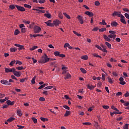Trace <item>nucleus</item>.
Listing matches in <instances>:
<instances>
[{"instance_id": "6e6d98bb", "label": "nucleus", "mask_w": 129, "mask_h": 129, "mask_svg": "<svg viewBox=\"0 0 129 129\" xmlns=\"http://www.w3.org/2000/svg\"><path fill=\"white\" fill-rule=\"evenodd\" d=\"M58 17L59 19H63V14H62L61 13H59L58 14Z\"/></svg>"}, {"instance_id": "1a4fd4ad", "label": "nucleus", "mask_w": 129, "mask_h": 129, "mask_svg": "<svg viewBox=\"0 0 129 129\" xmlns=\"http://www.w3.org/2000/svg\"><path fill=\"white\" fill-rule=\"evenodd\" d=\"M45 24H46L48 27H54V25L53 23H52V21L51 20H48L46 22H45Z\"/></svg>"}, {"instance_id": "f257e3e1", "label": "nucleus", "mask_w": 129, "mask_h": 129, "mask_svg": "<svg viewBox=\"0 0 129 129\" xmlns=\"http://www.w3.org/2000/svg\"><path fill=\"white\" fill-rule=\"evenodd\" d=\"M50 60V58L48 57L47 55H45L44 57H42L39 61V63H41V64H45V63H47V62H49Z\"/></svg>"}, {"instance_id": "603ef678", "label": "nucleus", "mask_w": 129, "mask_h": 129, "mask_svg": "<svg viewBox=\"0 0 129 129\" xmlns=\"http://www.w3.org/2000/svg\"><path fill=\"white\" fill-rule=\"evenodd\" d=\"M94 126L96 128L98 127V122H97L96 121H94Z\"/></svg>"}, {"instance_id": "79ce46f5", "label": "nucleus", "mask_w": 129, "mask_h": 129, "mask_svg": "<svg viewBox=\"0 0 129 129\" xmlns=\"http://www.w3.org/2000/svg\"><path fill=\"white\" fill-rule=\"evenodd\" d=\"M105 31H106V28H102L99 30V32H100V33H101V32H104Z\"/></svg>"}, {"instance_id": "5fc2aeb1", "label": "nucleus", "mask_w": 129, "mask_h": 129, "mask_svg": "<svg viewBox=\"0 0 129 129\" xmlns=\"http://www.w3.org/2000/svg\"><path fill=\"white\" fill-rule=\"evenodd\" d=\"M100 5V3H99V1H95V5L97 7H98Z\"/></svg>"}, {"instance_id": "de8ad7c7", "label": "nucleus", "mask_w": 129, "mask_h": 129, "mask_svg": "<svg viewBox=\"0 0 129 129\" xmlns=\"http://www.w3.org/2000/svg\"><path fill=\"white\" fill-rule=\"evenodd\" d=\"M15 63H16V60H12L11 61V62L10 63L9 65L10 66H13L14 65V64H15Z\"/></svg>"}, {"instance_id": "423d86ee", "label": "nucleus", "mask_w": 129, "mask_h": 129, "mask_svg": "<svg viewBox=\"0 0 129 129\" xmlns=\"http://www.w3.org/2000/svg\"><path fill=\"white\" fill-rule=\"evenodd\" d=\"M113 114H121L122 113V112L119 111L117 108L115 107H113Z\"/></svg>"}, {"instance_id": "69168bd1", "label": "nucleus", "mask_w": 129, "mask_h": 129, "mask_svg": "<svg viewBox=\"0 0 129 129\" xmlns=\"http://www.w3.org/2000/svg\"><path fill=\"white\" fill-rule=\"evenodd\" d=\"M42 93L43 94H44V95H48V91L44 90Z\"/></svg>"}, {"instance_id": "ea45409f", "label": "nucleus", "mask_w": 129, "mask_h": 129, "mask_svg": "<svg viewBox=\"0 0 129 129\" xmlns=\"http://www.w3.org/2000/svg\"><path fill=\"white\" fill-rule=\"evenodd\" d=\"M10 50L11 52H17V48H10Z\"/></svg>"}, {"instance_id": "e433bc0d", "label": "nucleus", "mask_w": 129, "mask_h": 129, "mask_svg": "<svg viewBox=\"0 0 129 129\" xmlns=\"http://www.w3.org/2000/svg\"><path fill=\"white\" fill-rule=\"evenodd\" d=\"M5 70L6 73H9V72H11V69L5 68Z\"/></svg>"}, {"instance_id": "bb28decb", "label": "nucleus", "mask_w": 129, "mask_h": 129, "mask_svg": "<svg viewBox=\"0 0 129 129\" xmlns=\"http://www.w3.org/2000/svg\"><path fill=\"white\" fill-rule=\"evenodd\" d=\"M105 45L109 48V49H111V44H110L109 42H105Z\"/></svg>"}, {"instance_id": "72a5a7b5", "label": "nucleus", "mask_w": 129, "mask_h": 129, "mask_svg": "<svg viewBox=\"0 0 129 129\" xmlns=\"http://www.w3.org/2000/svg\"><path fill=\"white\" fill-rule=\"evenodd\" d=\"M31 119L33 120L34 123H37L38 122V120L35 117H32Z\"/></svg>"}, {"instance_id": "c756f323", "label": "nucleus", "mask_w": 129, "mask_h": 129, "mask_svg": "<svg viewBox=\"0 0 129 129\" xmlns=\"http://www.w3.org/2000/svg\"><path fill=\"white\" fill-rule=\"evenodd\" d=\"M36 76H34L32 78V79L31 80V83H32V84H35V83H36V82L35 81V80H36Z\"/></svg>"}, {"instance_id": "8fccbe9b", "label": "nucleus", "mask_w": 129, "mask_h": 129, "mask_svg": "<svg viewBox=\"0 0 129 129\" xmlns=\"http://www.w3.org/2000/svg\"><path fill=\"white\" fill-rule=\"evenodd\" d=\"M69 46H70V44L69 43H66L63 46L64 48H68Z\"/></svg>"}, {"instance_id": "aec40b11", "label": "nucleus", "mask_w": 129, "mask_h": 129, "mask_svg": "<svg viewBox=\"0 0 129 129\" xmlns=\"http://www.w3.org/2000/svg\"><path fill=\"white\" fill-rule=\"evenodd\" d=\"M17 115H19V116H22V115H23V114L22 113V111H21V109H18L17 110Z\"/></svg>"}, {"instance_id": "09e8293b", "label": "nucleus", "mask_w": 129, "mask_h": 129, "mask_svg": "<svg viewBox=\"0 0 129 129\" xmlns=\"http://www.w3.org/2000/svg\"><path fill=\"white\" fill-rule=\"evenodd\" d=\"M102 107L104 109H108V108H109V106L108 105H103Z\"/></svg>"}, {"instance_id": "774afa93", "label": "nucleus", "mask_w": 129, "mask_h": 129, "mask_svg": "<svg viewBox=\"0 0 129 129\" xmlns=\"http://www.w3.org/2000/svg\"><path fill=\"white\" fill-rule=\"evenodd\" d=\"M124 16L126 19L129 20V15L127 13H125Z\"/></svg>"}, {"instance_id": "e2e57ef3", "label": "nucleus", "mask_w": 129, "mask_h": 129, "mask_svg": "<svg viewBox=\"0 0 129 129\" xmlns=\"http://www.w3.org/2000/svg\"><path fill=\"white\" fill-rule=\"evenodd\" d=\"M45 2H46L45 0H39V1H38V3L39 4H44V3H45Z\"/></svg>"}, {"instance_id": "0eeeda50", "label": "nucleus", "mask_w": 129, "mask_h": 129, "mask_svg": "<svg viewBox=\"0 0 129 129\" xmlns=\"http://www.w3.org/2000/svg\"><path fill=\"white\" fill-rule=\"evenodd\" d=\"M1 83H2V84H4V85H11V83L9 82V81L6 80H2L1 81Z\"/></svg>"}, {"instance_id": "0e129e2a", "label": "nucleus", "mask_w": 129, "mask_h": 129, "mask_svg": "<svg viewBox=\"0 0 129 129\" xmlns=\"http://www.w3.org/2000/svg\"><path fill=\"white\" fill-rule=\"evenodd\" d=\"M92 31H98V27H94V28L92 29Z\"/></svg>"}, {"instance_id": "4468645a", "label": "nucleus", "mask_w": 129, "mask_h": 129, "mask_svg": "<svg viewBox=\"0 0 129 129\" xmlns=\"http://www.w3.org/2000/svg\"><path fill=\"white\" fill-rule=\"evenodd\" d=\"M103 38H104V40H105V41H107V42H110V41H111L110 38H109V37L105 34H104L103 35Z\"/></svg>"}, {"instance_id": "39448f33", "label": "nucleus", "mask_w": 129, "mask_h": 129, "mask_svg": "<svg viewBox=\"0 0 129 129\" xmlns=\"http://www.w3.org/2000/svg\"><path fill=\"white\" fill-rule=\"evenodd\" d=\"M15 7L17 8L18 11H20V12H25L26 11L25 8L23 7L19 6V5H16Z\"/></svg>"}, {"instance_id": "49530a36", "label": "nucleus", "mask_w": 129, "mask_h": 129, "mask_svg": "<svg viewBox=\"0 0 129 129\" xmlns=\"http://www.w3.org/2000/svg\"><path fill=\"white\" fill-rule=\"evenodd\" d=\"M108 80L109 83H110L111 84L113 83L112 80L111 79V78H110V77H108Z\"/></svg>"}, {"instance_id": "a19ab883", "label": "nucleus", "mask_w": 129, "mask_h": 129, "mask_svg": "<svg viewBox=\"0 0 129 129\" xmlns=\"http://www.w3.org/2000/svg\"><path fill=\"white\" fill-rule=\"evenodd\" d=\"M24 7L25 8H27V9H31V8H32V6H31V5H29L28 4H24Z\"/></svg>"}, {"instance_id": "4c0bfd02", "label": "nucleus", "mask_w": 129, "mask_h": 129, "mask_svg": "<svg viewBox=\"0 0 129 129\" xmlns=\"http://www.w3.org/2000/svg\"><path fill=\"white\" fill-rule=\"evenodd\" d=\"M93 56L94 57H97V58H102V57H101V56L97 54V53H94V54H93Z\"/></svg>"}, {"instance_id": "bf43d9fd", "label": "nucleus", "mask_w": 129, "mask_h": 129, "mask_svg": "<svg viewBox=\"0 0 129 129\" xmlns=\"http://www.w3.org/2000/svg\"><path fill=\"white\" fill-rule=\"evenodd\" d=\"M62 70H67L68 69V67H65L63 65H62V67L61 68Z\"/></svg>"}, {"instance_id": "f704fd0d", "label": "nucleus", "mask_w": 129, "mask_h": 129, "mask_svg": "<svg viewBox=\"0 0 129 129\" xmlns=\"http://www.w3.org/2000/svg\"><path fill=\"white\" fill-rule=\"evenodd\" d=\"M16 69H17V70H24V69H26V67L23 68V67H16Z\"/></svg>"}, {"instance_id": "9d476101", "label": "nucleus", "mask_w": 129, "mask_h": 129, "mask_svg": "<svg viewBox=\"0 0 129 129\" xmlns=\"http://www.w3.org/2000/svg\"><path fill=\"white\" fill-rule=\"evenodd\" d=\"M14 46H15V47H18L19 50H25V46H24V45H22L20 44H18L17 43H15L14 44Z\"/></svg>"}, {"instance_id": "f03ea898", "label": "nucleus", "mask_w": 129, "mask_h": 129, "mask_svg": "<svg viewBox=\"0 0 129 129\" xmlns=\"http://www.w3.org/2000/svg\"><path fill=\"white\" fill-rule=\"evenodd\" d=\"M19 28L21 29V32L23 33L27 32V28H25V25L24 24H21L19 25Z\"/></svg>"}, {"instance_id": "b1692460", "label": "nucleus", "mask_w": 129, "mask_h": 129, "mask_svg": "<svg viewBox=\"0 0 129 129\" xmlns=\"http://www.w3.org/2000/svg\"><path fill=\"white\" fill-rule=\"evenodd\" d=\"M69 78H71V76L70 75V74H67L64 77V79L66 80L67 79H69Z\"/></svg>"}, {"instance_id": "393cba45", "label": "nucleus", "mask_w": 129, "mask_h": 129, "mask_svg": "<svg viewBox=\"0 0 129 129\" xmlns=\"http://www.w3.org/2000/svg\"><path fill=\"white\" fill-rule=\"evenodd\" d=\"M81 59H82L83 60H87L88 59V56L86 55L82 56Z\"/></svg>"}, {"instance_id": "37998d69", "label": "nucleus", "mask_w": 129, "mask_h": 129, "mask_svg": "<svg viewBox=\"0 0 129 129\" xmlns=\"http://www.w3.org/2000/svg\"><path fill=\"white\" fill-rule=\"evenodd\" d=\"M100 25H103V26H105L106 25V23L105 22V20H103L102 22H100Z\"/></svg>"}, {"instance_id": "6e6552de", "label": "nucleus", "mask_w": 129, "mask_h": 129, "mask_svg": "<svg viewBox=\"0 0 129 129\" xmlns=\"http://www.w3.org/2000/svg\"><path fill=\"white\" fill-rule=\"evenodd\" d=\"M52 24L55 26V27H58V26L61 24V21H60L59 20H56L53 21Z\"/></svg>"}, {"instance_id": "5701e85b", "label": "nucleus", "mask_w": 129, "mask_h": 129, "mask_svg": "<svg viewBox=\"0 0 129 129\" xmlns=\"http://www.w3.org/2000/svg\"><path fill=\"white\" fill-rule=\"evenodd\" d=\"M70 114H71V111L67 110L64 114V116H68Z\"/></svg>"}, {"instance_id": "6ab92c4d", "label": "nucleus", "mask_w": 129, "mask_h": 129, "mask_svg": "<svg viewBox=\"0 0 129 129\" xmlns=\"http://www.w3.org/2000/svg\"><path fill=\"white\" fill-rule=\"evenodd\" d=\"M38 48H39V46L37 45H34L32 47L30 48L29 50L30 51H34V50H36V49H38Z\"/></svg>"}, {"instance_id": "412c9836", "label": "nucleus", "mask_w": 129, "mask_h": 129, "mask_svg": "<svg viewBox=\"0 0 129 129\" xmlns=\"http://www.w3.org/2000/svg\"><path fill=\"white\" fill-rule=\"evenodd\" d=\"M16 118L13 117H11L7 119V122H12V121H14Z\"/></svg>"}, {"instance_id": "13d9d810", "label": "nucleus", "mask_w": 129, "mask_h": 129, "mask_svg": "<svg viewBox=\"0 0 129 129\" xmlns=\"http://www.w3.org/2000/svg\"><path fill=\"white\" fill-rule=\"evenodd\" d=\"M95 47H96V48H97L99 50H100V51H101V49H102V48H101V47L100 46L98 45H95Z\"/></svg>"}, {"instance_id": "052dcab7", "label": "nucleus", "mask_w": 129, "mask_h": 129, "mask_svg": "<svg viewBox=\"0 0 129 129\" xmlns=\"http://www.w3.org/2000/svg\"><path fill=\"white\" fill-rule=\"evenodd\" d=\"M23 23H24V24H26V25H29V24H30L31 22L29 21H27L26 20H24Z\"/></svg>"}, {"instance_id": "680f3d73", "label": "nucleus", "mask_w": 129, "mask_h": 129, "mask_svg": "<svg viewBox=\"0 0 129 129\" xmlns=\"http://www.w3.org/2000/svg\"><path fill=\"white\" fill-rule=\"evenodd\" d=\"M123 129H128V124H125L123 126Z\"/></svg>"}, {"instance_id": "a878e982", "label": "nucleus", "mask_w": 129, "mask_h": 129, "mask_svg": "<svg viewBox=\"0 0 129 129\" xmlns=\"http://www.w3.org/2000/svg\"><path fill=\"white\" fill-rule=\"evenodd\" d=\"M63 15H64V16L67 18V19H69V20H70V19H71V17H70V16H69V15L67 14V13H63Z\"/></svg>"}, {"instance_id": "f8f14e48", "label": "nucleus", "mask_w": 129, "mask_h": 129, "mask_svg": "<svg viewBox=\"0 0 129 129\" xmlns=\"http://www.w3.org/2000/svg\"><path fill=\"white\" fill-rule=\"evenodd\" d=\"M85 14L87 15V16H89V17H93V16H94L93 13L89 11H86Z\"/></svg>"}, {"instance_id": "a211bd4d", "label": "nucleus", "mask_w": 129, "mask_h": 129, "mask_svg": "<svg viewBox=\"0 0 129 129\" xmlns=\"http://www.w3.org/2000/svg\"><path fill=\"white\" fill-rule=\"evenodd\" d=\"M102 48L101 51H102V52H104V53H107V50L105 48V46L102 45H101Z\"/></svg>"}, {"instance_id": "2eb2a0df", "label": "nucleus", "mask_w": 129, "mask_h": 129, "mask_svg": "<svg viewBox=\"0 0 129 129\" xmlns=\"http://www.w3.org/2000/svg\"><path fill=\"white\" fill-rule=\"evenodd\" d=\"M125 17L123 16V15L120 17V22H121L123 24H126V22H125Z\"/></svg>"}, {"instance_id": "4d7b16f0", "label": "nucleus", "mask_w": 129, "mask_h": 129, "mask_svg": "<svg viewBox=\"0 0 129 129\" xmlns=\"http://www.w3.org/2000/svg\"><path fill=\"white\" fill-rule=\"evenodd\" d=\"M15 72H16V69L15 68L10 69V72H13V74Z\"/></svg>"}, {"instance_id": "c85d7f7f", "label": "nucleus", "mask_w": 129, "mask_h": 129, "mask_svg": "<svg viewBox=\"0 0 129 129\" xmlns=\"http://www.w3.org/2000/svg\"><path fill=\"white\" fill-rule=\"evenodd\" d=\"M20 34V31H19V29H16L14 31V35L15 36H18V34Z\"/></svg>"}, {"instance_id": "473e14b6", "label": "nucleus", "mask_w": 129, "mask_h": 129, "mask_svg": "<svg viewBox=\"0 0 129 129\" xmlns=\"http://www.w3.org/2000/svg\"><path fill=\"white\" fill-rule=\"evenodd\" d=\"M54 55L56 56V57H59L60 55V52L59 51H55L54 52Z\"/></svg>"}, {"instance_id": "58836bf2", "label": "nucleus", "mask_w": 129, "mask_h": 129, "mask_svg": "<svg viewBox=\"0 0 129 129\" xmlns=\"http://www.w3.org/2000/svg\"><path fill=\"white\" fill-rule=\"evenodd\" d=\"M40 119L42 120V121H48V120H49L48 118H44L42 117H40Z\"/></svg>"}, {"instance_id": "9b49d317", "label": "nucleus", "mask_w": 129, "mask_h": 129, "mask_svg": "<svg viewBox=\"0 0 129 129\" xmlns=\"http://www.w3.org/2000/svg\"><path fill=\"white\" fill-rule=\"evenodd\" d=\"M114 16H116L117 17H118V18H121L123 15H122L121 14V13H120V12H117L116 11H115L113 13V17H114Z\"/></svg>"}, {"instance_id": "c9c22d12", "label": "nucleus", "mask_w": 129, "mask_h": 129, "mask_svg": "<svg viewBox=\"0 0 129 129\" xmlns=\"http://www.w3.org/2000/svg\"><path fill=\"white\" fill-rule=\"evenodd\" d=\"M53 87L52 86H48L45 87V88H44V89H45V90H48V89H52V88H53Z\"/></svg>"}, {"instance_id": "f3484780", "label": "nucleus", "mask_w": 129, "mask_h": 129, "mask_svg": "<svg viewBox=\"0 0 129 129\" xmlns=\"http://www.w3.org/2000/svg\"><path fill=\"white\" fill-rule=\"evenodd\" d=\"M87 87L88 89H90V90H92V89H94L95 87L92 85L88 84L87 85Z\"/></svg>"}, {"instance_id": "7c9ffc66", "label": "nucleus", "mask_w": 129, "mask_h": 129, "mask_svg": "<svg viewBox=\"0 0 129 129\" xmlns=\"http://www.w3.org/2000/svg\"><path fill=\"white\" fill-rule=\"evenodd\" d=\"M9 9L10 10H15V9H16V7L14 5H10L9 6Z\"/></svg>"}, {"instance_id": "4be33fe9", "label": "nucleus", "mask_w": 129, "mask_h": 129, "mask_svg": "<svg viewBox=\"0 0 129 129\" xmlns=\"http://www.w3.org/2000/svg\"><path fill=\"white\" fill-rule=\"evenodd\" d=\"M44 17H46V18H47L48 19H51V18H52V16L50 13L44 14Z\"/></svg>"}, {"instance_id": "864d4df0", "label": "nucleus", "mask_w": 129, "mask_h": 129, "mask_svg": "<svg viewBox=\"0 0 129 129\" xmlns=\"http://www.w3.org/2000/svg\"><path fill=\"white\" fill-rule=\"evenodd\" d=\"M63 108H65L66 109H68V110H69L70 109V107L69 106L65 105L63 106Z\"/></svg>"}, {"instance_id": "338daca9", "label": "nucleus", "mask_w": 129, "mask_h": 129, "mask_svg": "<svg viewBox=\"0 0 129 129\" xmlns=\"http://www.w3.org/2000/svg\"><path fill=\"white\" fill-rule=\"evenodd\" d=\"M45 99L44 97H40L39 98V101H45Z\"/></svg>"}, {"instance_id": "7ed1b4c3", "label": "nucleus", "mask_w": 129, "mask_h": 129, "mask_svg": "<svg viewBox=\"0 0 129 129\" xmlns=\"http://www.w3.org/2000/svg\"><path fill=\"white\" fill-rule=\"evenodd\" d=\"M33 30L34 34H38L41 31V27L35 25L33 28Z\"/></svg>"}, {"instance_id": "3c124183", "label": "nucleus", "mask_w": 129, "mask_h": 129, "mask_svg": "<svg viewBox=\"0 0 129 129\" xmlns=\"http://www.w3.org/2000/svg\"><path fill=\"white\" fill-rule=\"evenodd\" d=\"M46 84L41 85L40 86L38 87V89H42V88H44V87H45Z\"/></svg>"}, {"instance_id": "c03bdc74", "label": "nucleus", "mask_w": 129, "mask_h": 129, "mask_svg": "<svg viewBox=\"0 0 129 129\" xmlns=\"http://www.w3.org/2000/svg\"><path fill=\"white\" fill-rule=\"evenodd\" d=\"M83 124L84 125H91L92 123L89 122H86L83 123Z\"/></svg>"}, {"instance_id": "a18cd8bd", "label": "nucleus", "mask_w": 129, "mask_h": 129, "mask_svg": "<svg viewBox=\"0 0 129 129\" xmlns=\"http://www.w3.org/2000/svg\"><path fill=\"white\" fill-rule=\"evenodd\" d=\"M18 64L19 66L22 65V61H21L20 60H16V64L18 65Z\"/></svg>"}, {"instance_id": "dca6fc26", "label": "nucleus", "mask_w": 129, "mask_h": 129, "mask_svg": "<svg viewBox=\"0 0 129 129\" xmlns=\"http://www.w3.org/2000/svg\"><path fill=\"white\" fill-rule=\"evenodd\" d=\"M14 75L16 76V77H21V73H20V72H17L15 71Z\"/></svg>"}, {"instance_id": "cd10ccee", "label": "nucleus", "mask_w": 129, "mask_h": 129, "mask_svg": "<svg viewBox=\"0 0 129 129\" xmlns=\"http://www.w3.org/2000/svg\"><path fill=\"white\" fill-rule=\"evenodd\" d=\"M43 34H33V37L34 38H36V37H43Z\"/></svg>"}, {"instance_id": "2f4dec72", "label": "nucleus", "mask_w": 129, "mask_h": 129, "mask_svg": "<svg viewBox=\"0 0 129 129\" xmlns=\"http://www.w3.org/2000/svg\"><path fill=\"white\" fill-rule=\"evenodd\" d=\"M80 70L82 73H84V74H86V73H87V72L86 71V70L82 68L80 69Z\"/></svg>"}, {"instance_id": "ddd939ff", "label": "nucleus", "mask_w": 129, "mask_h": 129, "mask_svg": "<svg viewBox=\"0 0 129 129\" xmlns=\"http://www.w3.org/2000/svg\"><path fill=\"white\" fill-rule=\"evenodd\" d=\"M124 79H123V78L122 77H120L119 78V83L120 84H121V85H125V81H123Z\"/></svg>"}, {"instance_id": "20e7f679", "label": "nucleus", "mask_w": 129, "mask_h": 129, "mask_svg": "<svg viewBox=\"0 0 129 129\" xmlns=\"http://www.w3.org/2000/svg\"><path fill=\"white\" fill-rule=\"evenodd\" d=\"M77 19H78L79 23L81 24L84 23V21H83V17L81 15H78Z\"/></svg>"}]
</instances>
